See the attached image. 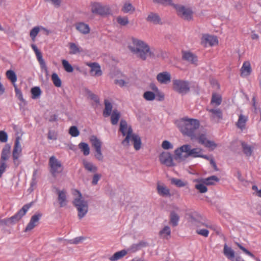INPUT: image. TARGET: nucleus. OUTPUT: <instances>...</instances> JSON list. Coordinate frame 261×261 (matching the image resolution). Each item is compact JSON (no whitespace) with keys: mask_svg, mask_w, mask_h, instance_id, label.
Returning <instances> with one entry per match:
<instances>
[{"mask_svg":"<svg viewBox=\"0 0 261 261\" xmlns=\"http://www.w3.org/2000/svg\"><path fill=\"white\" fill-rule=\"evenodd\" d=\"M179 220V216L175 212H171L170 215V224L173 227L176 226Z\"/></svg>","mask_w":261,"mask_h":261,"instance_id":"nucleus-36","label":"nucleus"},{"mask_svg":"<svg viewBox=\"0 0 261 261\" xmlns=\"http://www.w3.org/2000/svg\"><path fill=\"white\" fill-rule=\"evenodd\" d=\"M69 46L70 48L69 54L71 55H75L77 53H80L82 51L81 47H79L75 43L70 42L69 43Z\"/></svg>","mask_w":261,"mask_h":261,"instance_id":"nucleus-38","label":"nucleus"},{"mask_svg":"<svg viewBox=\"0 0 261 261\" xmlns=\"http://www.w3.org/2000/svg\"><path fill=\"white\" fill-rule=\"evenodd\" d=\"M127 253L126 250H122L121 251L115 252L112 256L109 258L111 261H117L121 259Z\"/></svg>","mask_w":261,"mask_h":261,"instance_id":"nucleus-34","label":"nucleus"},{"mask_svg":"<svg viewBox=\"0 0 261 261\" xmlns=\"http://www.w3.org/2000/svg\"><path fill=\"white\" fill-rule=\"evenodd\" d=\"M161 163L167 166H173V159L171 154L167 152H162L159 156Z\"/></svg>","mask_w":261,"mask_h":261,"instance_id":"nucleus-18","label":"nucleus"},{"mask_svg":"<svg viewBox=\"0 0 261 261\" xmlns=\"http://www.w3.org/2000/svg\"><path fill=\"white\" fill-rule=\"evenodd\" d=\"M48 165L50 167V172L54 177L61 173L64 168L61 162L55 156H51L49 159Z\"/></svg>","mask_w":261,"mask_h":261,"instance_id":"nucleus-9","label":"nucleus"},{"mask_svg":"<svg viewBox=\"0 0 261 261\" xmlns=\"http://www.w3.org/2000/svg\"><path fill=\"white\" fill-rule=\"evenodd\" d=\"M56 193L58 195V201L60 204V207L65 206L68 202L66 191L65 190H60L56 189Z\"/></svg>","mask_w":261,"mask_h":261,"instance_id":"nucleus-19","label":"nucleus"},{"mask_svg":"<svg viewBox=\"0 0 261 261\" xmlns=\"http://www.w3.org/2000/svg\"><path fill=\"white\" fill-rule=\"evenodd\" d=\"M114 83L119 85L120 87H123L127 85V82L122 79H116L114 81Z\"/></svg>","mask_w":261,"mask_h":261,"instance_id":"nucleus-60","label":"nucleus"},{"mask_svg":"<svg viewBox=\"0 0 261 261\" xmlns=\"http://www.w3.org/2000/svg\"><path fill=\"white\" fill-rule=\"evenodd\" d=\"M31 203L27 204L23 206V207L14 216L9 218L11 224L13 225L18 222L21 218L25 215L26 213L31 206Z\"/></svg>","mask_w":261,"mask_h":261,"instance_id":"nucleus-14","label":"nucleus"},{"mask_svg":"<svg viewBox=\"0 0 261 261\" xmlns=\"http://www.w3.org/2000/svg\"><path fill=\"white\" fill-rule=\"evenodd\" d=\"M6 167L7 165L5 162H4L3 161H0V178L2 177L3 173L5 171Z\"/></svg>","mask_w":261,"mask_h":261,"instance_id":"nucleus-61","label":"nucleus"},{"mask_svg":"<svg viewBox=\"0 0 261 261\" xmlns=\"http://www.w3.org/2000/svg\"><path fill=\"white\" fill-rule=\"evenodd\" d=\"M198 141V143L203 145L205 147L208 148L211 150H214L217 145L214 141L208 140L204 134H196V138H194Z\"/></svg>","mask_w":261,"mask_h":261,"instance_id":"nucleus-12","label":"nucleus"},{"mask_svg":"<svg viewBox=\"0 0 261 261\" xmlns=\"http://www.w3.org/2000/svg\"><path fill=\"white\" fill-rule=\"evenodd\" d=\"M178 127L181 132L189 137L191 139L196 138V132L199 126V122L197 119L183 118L178 122Z\"/></svg>","mask_w":261,"mask_h":261,"instance_id":"nucleus-4","label":"nucleus"},{"mask_svg":"<svg viewBox=\"0 0 261 261\" xmlns=\"http://www.w3.org/2000/svg\"><path fill=\"white\" fill-rule=\"evenodd\" d=\"M175 159L180 161H184L188 157L193 158H201L209 160V156L203 154V149L200 148H191L189 144H185L177 148L175 151Z\"/></svg>","mask_w":261,"mask_h":261,"instance_id":"nucleus-3","label":"nucleus"},{"mask_svg":"<svg viewBox=\"0 0 261 261\" xmlns=\"http://www.w3.org/2000/svg\"><path fill=\"white\" fill-rule=\"evenodd\" d=\"M210 113L212 114V117H216L219 119H222L223 118V114L222 111L220 109H210L207 110Z\"/></svg>","mask_w":261,"mask_h":261,"instance_id":"nucleus-43","label":"nucleus"},{"mask_svg":"<svg viewBox=\"0 0 261 261\" xmlns=\"http://www.w3.org/2000/svg\"><path fill=\"white\" fill-rule=\"evenodd\" d=\"M222 102V97L220 94L213 93L212 95L211 103L215 106H218Z\"/></svg>","mask_w":261,"mask_h":261,"instance_id":"nucleus-37","label":"nucleus"},{"mask_svg":"<svg viewBox=\"0 0 261 261\" xmlns=\"http://www.w3.org/2000/svg\"><path fill=\"white\" fill-rule=\"evenodd\" d=\"M20 138L16 137L12 152V158L13 163L16 167H18L20 163L19 158L21 155L22 148L20 143Z\"/></svg>","mask_w":261,"mask_h":261,"instance_id":"nucleus-11","label":"nucleus"},{"mask_svg":"<svg viewBox=\"0 0 261 261\" xmlns=\"http://www.w3.org/2000/svg\"><path fill=\"white\" fill-rule=\"evenodd\" d=\"M31 203L27 204L23 206V207L14 216L9 218L11 224L13 225L18 222L21 218L25 215L26 213L31 206Z\"/></svg>","mask_w":261,"mask_h":261,"instance_id":"nucleus-13","label":"nucleus"},{"mask_svg":"<svg viewBox=\"0 0 261 261\" xmlns=\"http://www.w3.org/2000/svg\"><path fill=\"white\" fill-rule=\"evenodd\" d=\"M7 77L11 81L13 84H15V83L17 81V76L15 73L11 70H8L6 72Z\"/></svg>","mask_w":261,"mask_h":261,"instance_id":"nucleus-46","label":"nucleus"},{"mask_svg":"<svg viewBox=\"0 0 261 261\" xmlns=\"http://www.w3.org/2000/svg\"><path fill=\"white\" fill-rule=\"evenodd\" d=\"M196 181L197 182H203V184H205V185L210 186L214 185L216 182H218L219 179L216 176L213 175L205 178L197 180Z\"/></svg>","mask_w":261,"mask_h":261,"instance_id":"nucleus-27","label":"nucleus"},{"mask_svg":"<svg viewBox=\"0 0 261 261\" xmlns=\"http://www.w3.org/2000/svg\"><path fill=\"white\" fill-rule=\"evenodd\" d=\"M171 183L178 187H183L186 186V184L181 179L177 178H172Z\"/></svg>","mask_w":261,"mask_h":261,"instance_id":"nucleus-55","label":"nucleus"},{"mask_svg":"<svg viewBox=\"0 0 261 261\" xmlns=\"http://www.w3.org/2000/svg\"><path fill=\"white\" fill-rule=\"evenodd\" d=\"M101 177V175L98 174H95L93 175L92 184L93 185H96L97 184L98 181L99 180Z\"/></svg>","mask_w":261,"mask_h":261,"instance_id":"nucleus-64","label":"nucleus"},{"mask_svg":"<svg viewBox=\"0 0 261 261\" xmlns=\"http://www.w3.org/2000/svg\"><path fill=\"white\" fill-rule=\"evenodd\" d=\"M199 184L195 185V188L199 191L201 193H204L207 192V188L205 186V184L199 182Z\"/></svg>","mask_w":261,"mask_h":261,"instance_id":"nucleus-52","label":"nucleus"},{"mask_svg":"<svg viewBox=\"0 0 261 261\" xmlns=\"http://www.w3.org/2000/svg\"><path fill=\"white\" fill-rule=\"evenodd\" d=\"M41 217L42 214L41 213H37L32 216L29 223L25 228L24 231L27 232L30 231L36 226Z\"/></svg>","mask_w":261,"mask_h":261,"instance_id":"nucleus-17","label":"nucleus"},{"mask_svg":"<svg viewBox=\"0 0 261 261\" xmlns=\"http://www.w3.org/2000/svg\"><path fill=\"white\" fill-rule=\"evenodd\" d=\"M91 11L95 15L106 16L111 14L110 8L108 5H103L100 3L92 2L90 4Z\"/></svg>","mask_w":261,"mask_h":261,"instance_id":"nucleus-6","label":"nucleus"},{"mask_svg":"<svg viewBox=\"0 0 261 261\" xmlns=\"http://www.w3.org/2000/svg\"><path fill=\"white\" fill-rule=\"evenodd\" d=\"M119 131L123 136H125L122 141L124 146H129L131 141L136 150H139L141 147V140L139 135L134 134L132 127L128 125L124 120H121L120 123Z\"/></svg>","mask_w":261,"mask_h":261,"instance_id":"nucleus-1","label":"nucleus"},{"mask_svg":"<svg viewBox=\"0 0 261 261\" xmlns=\"http://www.w3.org/2000/svg\"><path fill=\"white\" fill-rule=\"evenodd\" d=\"M143 97L148 101H152L155 99V94L151 91H146L143 94Z\"/></svg>","mask_w":261,"mask_h":261,"instance_id":"nucleus-51","label":"nucleus"},{"mask_svg":"<svg viewBox=\"0 0 261 261\" xmlns=\"http://www.w3.org/2000/svg\"><path fill=\"white\" fill-rule=\"evenodd\" d=\"M47 137L48 139L55 140L57 139V134L55 132L49 130Z\"/></svg>","mask_w":261,"mask_h":261,"instance_id":"nucleus-63","label":"nucleus"},{"mask_svg":"<svg viewBox=\"0 0 261 261\" xmlns=\"http://www.w3.org/2000/svg\"><path fill=\"white\" fill-rule=\"evenodd\" d=\"M31 47L35 53L37 59L39 63L41 68L47 72V68L46 67L45 62L42 58L41 52L38 49L37 46L34 44H32L31 45Z\"/></svg>","mask_w":261,"mask_h":261,"instance_id":"nucleus-16","label":"nucleus"},{"mask_svg":"<svg viewBox=\"0 0 261 261\" xmlns=\"http://www.w3.org/2000/svg\"><path fill=\"white\" fill-rule=\"evenodd\" d=\"M173 7L176 10L177 14L185 20L188 21L193 19V11L190 8L179 4H174Z\"/></svg>","mask_w":261,"mask_h":261,"instance_id":"nucleus-8","label":"nucleus"},{"mask_svg":"<svg viewBox=\"0 0 261 261\" xmlns=\"http://www.w3.org/2000/svg\"><path fill=\"white\" fill-rule=\"evenodd\" d=\"M182 58L193 64H196L197 62V57L190 52H184L182 55Z\"/></svg>","mask_w":261,"mask_h":261,"instance_id":"nucleus-31","label":"nucleus"},{"mask_svg":"<svg viewBox=\"0 0 261 261\" xmlns=\"http://www.w3.org/2000/svg\"><path fill=\"white\" fill-rule=\"evenodd\" d=\"M241 145L244 154L247 156H250L252 153V147L244 142L241 143Z\"/></svg>","mask_w":261,"mask_h":261,"instance_id":"nucleus-41","label":"nucleus"},{"mask_svg":"<svg viewBox=\"0 0 261 261\" xmlns=\"http://www.w3.org/2000/svg\"><path fill=\"white\" fill-rule=\"evenodd\" d=\"M52 81L57 87H60L62 85V82L58 74L56 73H54L51 75Z\"/></svg>","mask_w":261,"mask_h":261,"instance_id":"nucleus-48","label":"nucleus"},{"mask_svg":"<svg viewBox=\"0 0 261 261\" xmlns=\"http://www.w3.org/2000/svg\"><path fill=\"white\" fill-rule=\"evenodd\" d=\"M63 66L64 69L68 72H72L73 71L72 66L66 60L62 61Z\"/></svg>","mask_w":261,"mask_h":261,"instance_id":"nucleus-53","label":"nucleus"},{"mask_svg":"<svg viewBox=\"0 0 261 261\" xmlns=\"http://www.w3.org/2000/svg\"><path fill=\"white\" fill-rule=\"evenodd\" d=\"M132 44L128 46L130 51L137 57L145 61L148 56L154 57L153 53L150 50L149 46L144 41L135 37H131Z\"/></svg>","mask_w":261,"mask_h":261,"instance_id":"nucleus-2","label":"nucleus"},{"mask_svg":"<svg viewBox=\"0 0 261 261\" xmlns=\"http://www.w3.org/2000/svg\"><path fill=\"white\" fill-rule=\"evenodd\" d=\"M89 141L95 151V157L98 161H102L103 156L101 151L102 142L96 136L92 135L89 138Z\"/></svg>","mask_w":261,"mask_h":261,"instance_id":"nucleus-10","label":"nucleus"},{"mask_svg":"<svg viewBox=\"0 0 261 261\" xmlns=\"http://www.w3.org/2000/svg\"><path fill=\"white\" fill-rule=\"evenodd\" d=\"M75 27L79 32L84 35L89 34L90 31L89 25L83 22L76 23Z\"/></svg>","mask_w":261,"mask_h":261,"instance_id":"nucleus-23","label":"nucleus"},{"mask_svg":"<svg viewBox=\"0 0 261 261\" xmlns=\"http://www.w3.org/2000/svg\"><path fill=\"white\" fill-rule=\"evenodd\" d=\"M8 140V135L7 134L3 131H0V141L2 142H6Z\"/></svg>","mask_w":261,"mask_h":261,"instance_id":"nucleus-59","label":"nucleus"},{"mask_svg":"<svg viewBox=\"0 0 261 261\" xmlns=\"http://www.w3.org/2000/svg\"><path fill=\"white\" fill-rule=\"evenodd\" d=\"M148 245V243L145 241H140L137 244H133L130 245L129 248L127 249V251L134 253L138 250H140L142 248H144L147 247Z\"/></svg>","mask_w":261,"mask_h":261,"instance_id":"nucleus-22","label":"nucleus"},{"mask_svg":"<svg viewBox=\"0 0 261 261\" xmlns=\"http://www.w3.org/2000/svg\"><path fill=\"white\" fill-rule=\"evenodd\" d=\"M105 109L103 111V116L105 117H109L111 115L112 111L113 106L112 103L108 99L104 100Z\"/></svg>","mask_w":261,"mask_h":261,"instance_id":"nucleus-28","label":"nucleus"},{"mask_svg":"<svg viewBox=\"0 0 261 261\" xmlns=\"http://www.w3.org/2000/svg\"><path fill=\"white\" fill-rule=\"evenodd\" d=\"M224 254L228 258H233L234 257L233 250L226 245H225L224 247Z\"/></svg>","mask_w":261,"mask_h":261,"instance_id":"nucleus-44","label":"nucleus"},{"mask_svg":"<svg viewBox=\"0 0 261 261\" xmlns=\"http://www.w3.org/2000/svg\"><path fill=\"white\" fill-rule=\"evenodd\" d=\"M69 134L72 137H77L80 134V132L75 126H72L70 127L69 130Z\"/></svg>","mask_w":261,"mask_h":261,"instance_id":"nucleus-54","label":"nucleus"},{"mask_svg":"<svg viewBox=\"0 0 261 261\" xmlns=\"http://www.w3.org/2000/svg\"><path fill=\"white\" fill-rule=\"evenodd\" d=\"M196 232L199 235L204 237H207L209 234V231L206 229L197 228L196 230Z\"/></svg>","mask_w":261,"mask_h":261,"instance_id":"nucleus-56","label":"nucleus"},{"mask_svg":"<svg viewBox=\"0 0 261 261\" xmlns=\"http://www.w3.org/2000/svg\"><path fill=\"white\" fill-rule=\"evenodd\" d=\"M251 72V65L249 62L246 61L244 62L241 68V75L242 77H245L249 75Z\"/></svg>","mask_w":261,"mask_h":261,"instance_id":"nucleus-26","label":"nucleus"},{"mask_svg":"<svg viewBox=\"0 0 261 261\" xmlns=\"http://www.w3.org/2000/svg\"><path fill=\"white\" fill-rule=\"evenodd\" d=\"M236 244L239 247V248L241 249L245 254L250 256L252 258H254L256 261H261L258 258L255 257V256L251 252L248 251L240 244L236 243Z\"/></svg>","mask_w":261,"mask_h":261,"instance_id":"nucleus-50","label":"nucleus"},{"mask_svg":"<svg viewBox=\"0 0 261 261\" xmlns=\"http://www.w3.org/2000/svg\"><path fill=\"white\" fill-rule=\"evenodd\" d=\"M78 147L84 155L87 156L89 154L90 147L87 143L81 142L79 144Z\"/></svg>","mask_w":261,"mask_h":261,"instance_id":"nucleus-39","label":"nucleus"},{"mask_svg":"<svg viewBox=\"0 0 261 261\" xmlns=\"http://www.w3.org/2000/svg\"><path fill=\"white\" fill-rule=\"evenodd\" d=\"M11 146L9 144H6L3 148L0 161L5 162L8 160L10 154Z\"/></svg>","mask_w":261,"mask_h":261,"instance_id":"nucleus-29","label":"nucleus"},{"mask_svg":"<svg viewBox=\"0 0 261 261\" xmlns=\"http://www.w3.org/2000/svg\"><path fill=\"white\" fill-rule=\"evenodd\" d=\"M171 229L169 226H164L160 231L159 234L162 239L168 240L171 236Z\"/></svg>","mask_w":261,"mask_h":261,"instance_id":"nucleus-30","label":"nucleus"},{"mask_svg":"<svg viewBox=\"0 0 261 261\" xmlns=\"http://www.w3.org/2000/svg\"><path fill=\"white\" fill-rule=\"evenodd\" d=\"M40 31V26L35 27L31 30L30 36L33 41L35 40L36 37Z\"/></svg>","mask_w":261,"mask_h":261,"instance_id":"nucleus-49","label":"nucleus"},{"mask_svg":"<svg viewBox=\"0 0 261 261\" xmlns=\"http://www.w3.org/2000/svg\"><path fill=\"white\" fill-rule=\"evenodd\" d=\"M153 3L158 5H163L164 6H173L174 3L172 0H152Z\"/></svg>","mask_w":261,"mask_h":261,"instance_id":"nucleus-47","label":"nucleus"},{"mask_svg":"<svg viewBox=\"0 0 261 261\" xmlns=\"http://www.w3.org/2000/svg\"><path fill=\"white\" fill-rule=\"evenodd\" d=\"M32 98L33 99L39 98L41 94V90L39 87H33L31 90Z\"/></svg>","mask_w":261,"mask_h":261,"instance_id":"nucleus-42","label":"nucleus"},{"mask_svg":"<svg viewBox=\"0 0 261 261\" xmlns=\"http://www.w3.org/2000/svg\"><path fill=\"white\" fill-rule=\"evenodd\" d=\"M156 80L161 84H168L171 81V74L167 71L159 73L156 76Z\"/></svg>","mask_w":261,"mask_h":261,"instance_id":"nucleus-21","label":"nucleus"},{"mask_svg":"<svg viewBox=\"0 0 261 261\" xmlns=\"http://www.w3.org/2000/svg\"><path fill=\"white\" fill-rule=\"evenodd\" d=\"M14 87L15 88V92L16 96L20 101H24V100L23 98L22 94L21 92V90L17 87L15 84H14Z\"/></svg>","mask_w":261,"mask_h":261,"instance_id":"nucleus-57","label":"nucleus"},{"mask_svg":"<svg viewBox=\"0 0 261 261\" xmlns=\"http://www.w3.org/2000/svg\"><path fill=\"white\" fill-rule=\"evenodd\" d=\"M111 121L113 125H116L118 123L120 117V114L117 110H114L111 113Z\"/></svg>","mask_w":261,"mask_h":261,"instance_id":"nucleus-40","label":"nucleus"},{"mask_svg":"<svg viewBox=\"0 0 261 261\" xmlns=\"http://www.w3.org/2000/svg\"><path fill=\"white\" fill-rule=\"evenodd\" d=\"M162 147L164 149H169L173 148V146L172 144L168 141L165 140L162 142Z\"/></svg>","mask_w":261,"mask_h":261,"instance_id":"nucleus-58","label":"nucleus"},{"mask_svg":"<svg viewBox=\"0 0 261 261\" xmlns=\"http://www.w3.org/2000/svg\"><path fill=\"white\" fill-rule=\"evenodd\" d=\"M116 21L121 26H126L129 23L128 18L126 16H118L116 18Z\"/></svg>","mask_w":261,"mask_h":261,"instance_id":"nucleus-45","label":"nucleus"},{"mask_svg":"<svg viewBox=\"0 0 261 261\" xmlns=\"http://www.w3.org/2000/svg\"><path fill=\"white\" fill-rule=\"evenodd\" d=\"M124 13L133 14L135 11V8L129 2H125L121 9Z\"/></svg>","mask_w":261,"mask_h":261,"instance_id":"nucleus-32","label":"nucleus"},{"mask_svg":"<svg viewBox=\"0 0 261 261\" xmlns=\"http://www.w3.org/2000/svg\"><path fill=\"white\" fill-rule=\"evenodd\" d=\"M248 120V116L241 114L239 116V119L236 123V126L241 130H243L246 127V124Z\"/></svg>","mask_w":261,"mask_h":261,"instance_id":"nucleus-25","label":"nucleus"},{"mask_svg":"<svg viewBox=\"0 0 261 261\" xmlns=\"http://www.w3.org/2000/svg\"><path fill=\"white\" fill-rule=\"evenodd\" d=\"M83 164L86 170L91 172H96L97 170V167L92 163L88 162L85 160L83 161Z\"/></svg>","mask_w":261,"mask_h":261,"instance_id":"nucleus-35","label":"nucleus"},{"mask_svg":"<svg viewBox=\"0 0 261 261\" xmlns=\"http://www.w3.org/2000/svg\"><path fill=\"white\" fill-rule=\"evenodd\" d=\"M157 190L159 195L163 197H170V190L165 186L158 185Z\"/></svg>","mask_w":261,"mask_h":261,"instance_id":"nucleus-33","label":"nucleus"},{"mask_svg":"<svg viewBox=\"0 0 261 261\" xmlns=\"http://www.w3.org/2000/svg\"><path fill=\"white\" fill-rule=\"evenodd\" d=\"M75 193L78 195V197L74 199L73 203L76 208L78 212V217L81 219L85 216L88 211V203L87 201L84 200L82 197L81 192L76 190H74Z\"/></svg>","mask_w":261,"mask_h":261,"instance_id":"nucleus-5","label":"nucleus"},{"mask_svg":"<svg viewBox=\"0 0 261 261\" xmlns=\"http://www.w3.org/2000/svg\"><path fill=\"white\" fill-rule=\"evenodd\" d=\"M87 65L91 68L90 73L92 75L99 76L102 74V71L100 69L99 65L95 62L87 63Z\"/></svg>","mask_w":261,"mask_h":261,"instance_id":"nucleus-20","label":"nucleus"},{"mask_svg":"<svg viewBox=\"0 0 261 261\" xmlns=\"http://www.w3.org/2000/svg\"><path fill=\"white\" fill-rule=\"evenodd\" d=\"M146 20L154 24L161 23V19L158 14L153 12H150L146 18Z\"/></svg>","mask_w":261,"mask_h":261,"instance_id":"nucleus-24","label":"nucleus"},{"mask_svg":"<svg viewBox=\"0 0 261 261\" xmlns=\"http://www.w3.org/2000/svg\"><path fill=\"white\" fill-rule=\"evenodd\" d=\"M11 225L9 218L2 219L0 218V226H9Z\"/></svg>","mask_w":261,"mask_h":261,"instance_id":"nucleus-62","label":"nucleus"},{"mask_svg":"<svg viewBox=\"0 0 261 261\" xmlns=\"http://www.w3.org/2000/svg\"><path fill=\"white\" fill-rule=\"evenodd\" d=\"M173 89L182 95L188 93L190 90V84L187 81L174 80L173 81Z\"/></svg>","mask_w":261,"mask_h":261,"instance_id":"nucleus-7","label":"nucleus"},{"mask_svg":"<svg viewBox=\"0 0 261 261\" xmlns=\"http://www.w3.org/2000/svg\"><path fill=\"white\" fill-rule=\"evenodd\" d=\"M201 43L205 47L208 45L212 46L218 44V40L216 36L204 34L201 38Z\"/></svg>","mask_w":261,"mask_h":261,"instance_id":"nucleus-15","label":"nucleus"}]
</instances>
